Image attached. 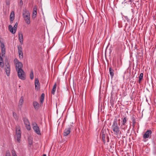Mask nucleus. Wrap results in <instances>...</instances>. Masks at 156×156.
I'll use <instances>...</instances> for the list:
<instances>
[{
  "instance_id": "f257e3e1",
  "label": "nucleus",
  "mask_w": 156,
  "mask_h": 156,
  "mask_svg": "<svg viewBox=\"0 0 156 156\" xmlns=\"http://www.w3.org/2000/svg\"><path fill=\"white\" fill-rule=\"evenodd\" d=\"M14 62L16 65V70L17 72L18 75L19 77L22 80L25 79V75L24 72L22 69L23 65L22 63L19 62L16 59H15Z\"/></svg>"
},
{
  "instance_id": "f03ea898",
  "label": "nucleus",
  "mask_w": 156,
  "mask_h": 156,
  "mask_svg": "<svg viewBox=\"0 0 156 156\" xmlns=\"http://www.w3.org/2000/svg\"><path fill=\"white\" fill-rule=\"evenodd\" d=\"M112 128L115 135L118 136L121 134V131L118 124V120L117 119H114L112 126Z\"/></svg>"
},
{
  "instance_id": "7ed1b4c3",
  "label": "nucleus",
  "mask_w": 156,
  "mask_h": 156,
  "mask_svg": "<svg viewBox=\"0 0 156 156\" xmlns=\"http://www.w3.org/2000/svg\"><path fill=\"white\" fill-rule=\"evenodd\" d=\"M33 128L34 132L38 135H41V133L39 128L35 122L32 123Z\"/></svg>"
},
{
  "instance_id": "20e7f679",
  "label": "nucleus",
  "mask_w": 156,
  "mask_h": 156,
  "mask_svg": "<svg viewBox=\"0 0 156 156\" xmlns=\"http://www.w3.org/2000/svg\"><path fill=\"white\" fill-rule=\"evenodd\" d=\"M16 133L17 142L20 143L21 136V132L19 127H16Z\"/></svg>"
},
{
  "instance_id": "39448f33",
  "label": "nucleus",
  "mask_w": 156,
  "mask_h": 156,
  "mask_svg": "<svg viewBox=\"0 0 156 156\" xmlns=\"http://www.w3.org/2000/svg\"><path fill=\"white\" fill-rule=\"evenodd\" d=\"M23 120L27 129L28 130H30L31 129V128L30 125V123L28 119L26 118H23Z\"/></svg>"
},
{
  "instance_id": "423d86ee",
  "label": "nucleus",
  "mask_w": 156,
  "mask_h": 156,
  "mask_svg": "<svg viewBox=\"0 0 156 156\" xmlns=\"http://www.w3.org/2000/svg\"><path fill=\"white\" fill-rule=\"evenodd\" d=\"M101 133L102 134V140L104 143H105L106 140L105 139L106 138L107 140V142H108V135L106 133V131L105 130H103L101 131Z\"/></svg>"
},
{
  "instance_id": "0eeeda50",
  "label": "nucleus",
  "mask_w": 156,
  "mask_h": 156,
  "mask_svg": "<svg viewBox=\"0 0 156 156\" xmlns=\"http://www.w3.org/2000/svg\"><path fill=\"white\" fill-rule=\"evenodd\" d=\"M0 47L1 48L2 54V56L5 55V45L3 42H2L1 40H0Z\"/></svg>"
},
{
  "instance_id": "6e6552de",
  "label": "nucleus",
  "mask_w": 156,
  "mask_h": 156,
  "mask_svg": "<svg viewBox=\"0 0 156 156\" xmlns=\"http://www.w3.org/2000/svg\"><path fill=\"white\" fill-rule=\"evenodd\" d=\"M151 133L152 132L151 130H147L143 136V138L146 139L151 137Z\"/></svg>"
},
{
  "instance_id": "1a4fd4ad",
  "label": "nucleus",
  "mask_w": 156,
  "mask_h": 156,
  "mask_svg": "<svg viewBox=\"0 0 156 156\" xmlns=\"http://www.w3.org/2000/svg\"><path fill=\"white\" fill-rule=\"evenodd\" d=\"M18 52L19 58L20 59L23 58V50L22 46H18Z\"/></svg>"
},
{
  "instance_id": "9d476101",
  "label": "nucleus",
  "mask_w": 156,
  "mask_h": 156,
  "mask_svg": "<svg viewBox=\"0 0 156 156\" xmlns=\"http://www.w3.org/2000/svg\"><path fill=\"white\" fill-rule=\"evenodd\" d=\"M35 89L36 90L38 91L40 89V83L37 78H35Z\"/></svg>"
},
{
  "instance_id": "9b49d317",
  "label": "nucleus",
  "mask_w": 156,
  "mask_h": 156,
  "mask_svg": "<svg viewBox=\"0 0 156 156\" xmlns=\"http://www.w3.org/2000/svg\"><path fill=\"white\" fill-rule=\"evenodd\" d=\"M5 70L7 76H9L10 75V65L9 63H8L5 66Z\"/></svg>"
},
{
  "instance_id": "f8f14e48",
  "label": "nucleus",
  "mask_w": 156,
  "mask_h": 156,
  "mask_svg": "<svg viewBox=\"0 0 156 156\" xmlns=\"http://www.w3.org/2000/svg\"><path fill=\"white\" fill-rule=\"evenodd\" d=\"M24 19L26 23L27 24H29L30 23V16H23Z\"/></svg>"
},
{
  "instance_id": "ddd939ff",
  "label": "nucleus",
  "mask_w": 156,
  "mask_h": 156,
  "mask_svg": "<svg viewBox=\"0 0 156 156\" xmlns=\"http://www.w3.org/2000/svg\"><path fill=\"white\" fill-rule=\"evenodd\" d=\"M37 6H34L33 9V14L32 16V18L34 19L36 18L37 14Z\"/></svg>"
},
{
  "instance_id": "4468645a",
  "label": "nucleus",
  "mask_w": 156,
  "mask_h": 156,
  "mask_svg": "<svg viewBox=\"0 0 156 156\" xmlns=\"http://www.w3.org/2000/svg\"><path fill=\"white\" fill-rule=\"evenodd\" d=\"M70 132V128L68 127L66 128L64 131L63 133V135L64 136H68Z\"/></svg>"
},
{
  "instance_id": "2eb2a0df",
  "label": "nucleus",
  "mask_w": 156,
  "mask_h": 156,
  "mask_svg": "<svg viewBox=\"0 0 156 156\" xmlns=\"http://www.w3.org/2000/svg\"><path fill=\"white\" fill-rule=\"evenodd\" d=\"M15 17V13L14 11H12L10 14V20L11 23L13 22L14 19Z\"/></svg>"
},
{
  "instance_id": "dca6fc26",
  "label": "nucleus",
  "mask_w": 156,
  "mask_h": 156,
  "mask_svg": "<svg viewBox=\"0 0 156 156\" xmlns=\"http://www.w3.org/2000/svg\"><path fill=\"white\" fill-rule=\"evenodd\" d=\"M9 29L10 31L12 34H14L16 33V31L15 30L14 28L11 25H9Z\"/></svg>"
},
{
  "instance_id": "f3484780",
  "label": "nucleus",
  "mask_w": 156,
  "mask_h": 156,
  "mask_svg": "<svg viewBox=\"0 0 156 156\" xmlns=\"http://www.w3.org/2000/svg\"><path fill=\"white\" fill-rule=\"evenodd\" d=\"M109 71L111 78H113L114 75V70L111 67L109 68Z\"/></svg>"
},
{
  "instance_id": "a211bd4d",
  "label": "nucleus",
  "mask_w": 156,
  "mask_h": 156,
  "mask_svg": "<svg viewBox=\"0 0 156 156\" xmlns=\"http://www.w3.org/2000/svg\"><path fill=\"white\" fill-rule=\"evenodd\" d=\"M23 16H24L25 15L30 16V13L28 10L25 9L23 11Z\"/></svg>"
},
{
  "instance_id": "6ab92c4d",
  "label": "nucleus",
  "mask_w": 156,
  "mask_h": 156,
  "mask_svg": "<svg viewBox=\"0 0 156 156\" xmlns=\"http://www.w3.org/2000/svg\"><path fill=\"white\" fill-rule=\"evenodd\" d=\"M33 106L35 109H38L39 107V104L37 102L34 101Z\"/></svg>"
},
{
  "instance_id": "aec40b11",
  "label": "nucleus",
  "mask_w": 156,
  "mask_h": 156,
  "mask_svg": "<svg viewBox=\"0 0 156 156\" xmlns=\"http://www.w3.org/2000/svg\"><path fill=\"white\" fill-rule=\"evenodd\" d=\"M23 102V96H21L20 98V99L19 102V106H21Z\"/></svg>"
},
{
  "instance_id": "412c9836",
  "label": "nucleus",
  "mask_w": 156,
  "mask_h": 156,
  "mask_svg": "<svg viewBox=\"0 0 156 156\" xmlns=\"http://www.w3.org/2000/svg\"><path fill=\"white\" fill-rule=\"evenodd\" d=\"M56 83H55L53 86V88L52 90L51 91V93L53 94L54 95L55 94V92L56 90Z\"/></svg>"
},
{
  "instance_id": "4be33fe9",
  "label": "nucleus",
  "mask_w": 156,
  "mask_h": 156,
  "mask_svg": "<svg viewBox=\"0 0 156 156\" xmlns=\"http://www.w3.org/2000/svg\"><path fill=\"white\" fill-rule=\"evenodd\" d=\"M128 120V119L126 117H125L122 122V124L123 125H125Z\"/></svg>"
},
{
  "instance_id": "5701e85b",
  "label": "nucleus",
  "mask_w": 156,
  "mask_h": 156,
  "mask_svg": "<svg viewBox=\"0 0 156 156\" xmlns=\"http://www.w3.org/2000/svg\"><path fill=\"white\" fill-rule=\"evenodd\" d=\"M44 93H43L41 94L40 99V101L41 103H42L44 101Z\"/></svg>"
},
{
  "instance_id": "b1692460",
  "label": "nucleus",
  "mask_w": 156,
  "mask_h": 156,
  "mask_svg": "<svg viewBox=\"0 0 156 156\" xmlns=\"http://www.w3.org/2000/svg\"><path fill=\"white\" fill-rule=\"evenodd\" d=\"M143 73H141L139 77V83H140V81L142 80L143 78Z\"/></svg>"
},
{
  "instance_id": "393cba45",
  "label": "nucleus",
  "mask_w": 156,
  "mask_h": 156,
  "mask_svg": "<svg viewBox=\"0 0 156 156\" xmlns=\"http://www.w3.org/2000/svg\"><path fill=\"white\" fill-rule=\"evenodd\" d=\"M13 116L15 120L16 121H18V119L16 113L15 112H13Z\"/></svg>"
},
{
  "instance_id": "a878e982",
  "label": "nucleus",
  "mask_w": 156,
  "mask_h": 156,
  "mask_svg": "<svg viewBox=\"0 0 156 156\" xmlns=\"http://www.w3.org/2000/svg\"><path fill=\"white\" fill-rule=\"evenodd\" d=\"M30 77L31 80H33L34 78V76L33 74V70H31V73L30 74Z\"/></svg>"
},
{
  "instance_id": "bb28decb",
  "label": "nucleus",
  "mask_w": 156,
  "mask_h": 156,
  "mask_svg": "<svg viewBox=\"0 0 156 156\" xmlns=\"http://www.w3.org/2000/svg\"><path fill=\"white\" fill-rule=\"evenodd\" d=\"M18 38H21V37H23V34H22V32H19L18 33Z\"/></svg>"
},
{
  "instance_id": "cd10ccee",
  "label": "nucleus",
  "mask_w": 156,
  "mask_h": 156,
  "mask_svg": "<svg viewBox=\"0 0 156 156\" xmlns=\"http://www.w3.org/2000/svg\"><path fill=\"white\" fill-rule=\"evenodd\" d=\"M18 39L19 40L21 44H22L23 43V37L19 38Z\"/></svg>"
},
{
  "instance_id": "c85d7f7f",
  "label": "nucleus",
  "mask_w": 156,
  "mask_h": 156,
  "mask_svg": "<svg viewBox=\"0 0 156 156\" xmlns=\"http://www.w3.org/2000/svg\"><path fill=\"white\" fill-rule=\"evenodd\" d=\"M17 25H18V23L17 22H16L15 23V25L14 26V27H13V28H14V29L15 30H16H16L17 28Z\"/></svg>"
},
{
  "instance_id": "c756f323",
  "label": "nucleus",
  "mask_w": 156,
  "mask_h": 156,
  "mask_svg": "<svg viewBox=\"0 0 156 156\" xmlns=\"http://www.w3.org/2000/svg\"><path fill=\"white\" fill-rule=\"evenodd\" d=\"M133 121V126L134 127L135 126V119H133L132 120Z\"/></svg>"
},
{
  "instance_id": "7c9ffc66",
  "label": "nucleus",
  "mask_w": 156,
  "mask_h": 156,
  "mask_svg": "<svg viewBox=\"0 0 156 156\" xmlns=\"http://www.w3.org/2000/svg\"><path fill=\"white\" fill-rule=\"evenodd\" d=\"M4 66V62H0V66H1V68H3Z\"/></svg>"
},
{
  "instance_id": "2f4dec72",
  "label": "nucleus",
  "mask_w": 156,
  "mask_h": 156,
  "mask_svg": "<svg viewBox=\"0 0 156 156\" xmlns=\"http://www.w3.org/2000/svg\"><path fill=\"white\" fill-rule=\"evenodd\" d=\"M12 156L14 155L15 154V155L16 154V151L15 150H12Z\"/></svg>"
},
{
  "instance_id": "473e14b6",
  "label": "nucleus",
  "mask_w": 156,
  "mask_h": 156,
  "mask_svg": "<svg viewBox=\"0 0 156 156\" xmlns=\"http://www.w3.org/2000/svg\"><path fill=\"white\" fill-rule=\"evenodd\" d=\"M3 62V59L1 56H0V62Z\"/></svg>"
},
{
  "instance_id": "72a5a7b5",
  "label": "nucleus",
  "mask_w": 156,
  "mask_h": 156,
  "mask_svg": "<svg viewBox=\"0 0 156 156\" xmlns=\"http://www.w3.org/2000/svg\"><path fill=\"white\" fill-rule=\"evenodd\" d=\"M5 156H10V154L9 152V153H6V154Z\"/></svg>"
},
{
  "instance_id": "f704fd0d",
  "label": "nucleus",
  "mask_w": 156,
  "mask_h": 156,
  "mask_svg": "<svg viewBox=\"0 0 156 156\" xmlns=\"http://www.w3.org/2000/svg\"><path fill=\"white\" fill-rule=\"evenodd\" d=\"M133 0H129L128 1L129 2H130L131 3Z\"/></svg>"
},
{
  "instance_id": "c9c22d12",
  "label": "nucleus",
  "mask_w": 156,
  "mask_h": 156,
  "mask_svg": "<svg viewBox=\"0 0 156 156\" xmlns=\"http://www.w3.org/2000/svg\"><path fill=\"white\" fill-rule=\"evenodd\" d=\"M20 3H23V1H22V0H21L20 1Z\"/></svg>"
},
{
  "instance_id": "e433bc0d",
  "label": "nucleus",
  "mask_w": 156,
  "mask_h": 156,
  "mask_svg": "<svg viewBox=\"0 0 156 156\" xmlns=\"http://www.w3.org/2000/svg\"><path fill=\"white\" fill-rule=\"evenodd\" d=\"M43 156H46V154H44Z\"/></svg>"
},
{
  "instance_id": "4c0bfd02",
  "label": "nucleus",
  "mask_w": 156,
  "mask_h": 156,
  "mask_svg": "<svg viewBox=\"0 0 156 156\" xmlns=\"http://www.w3.org/2000/svg\"><path fill=\"white\" fill-rule=\"evenodd\" d=\"M126 0H125L124 1V3H126V2H125V1Z\"/></svg>"
},
{
  "instance_id": "58836bf2",
  "label": "nucleus",
  "mask_w": 156,
  "mask_h": 156,
  "mask_svg": "<svg viewBox=\"0 0 156 156\" xmlns=\"http://www.w3.org/2000/svg\"><path fill=\"white\" fill-rule=\"evenodd\" d=\"M12 156H17L16 154L15 155V154L14 155H13Z\"/></svg>"
},
{
  "instance_id": "ea45409f",
  "label": "nucleus",
  "mask_w": 156,
  "mask_h": 156,
  "mask_svg": "<svg viewBox=\"0 0 156 156\" xmlns=\"http://www.w3.org/2000/svg\"><path fill=\"white\" fill-rule=\"evenodd\" d=\"M32 144V142H31V143H30V144Z\"/></svg>"
},
{
  "instance_id": "a19ab883",
  "label": "nucleus",
  "mask_w": 156,
  "mask_h": 156,
  "mask_svg": "<svg viewBox=\"0 0 156 156\" xmlns=\"http://www.w3.org/2000/svg\"><path fill=\"white\" fill-rule=\"evenodd\" d=\"M119 121H120V119H119Z\"/></svg>"
}]
</instances>
